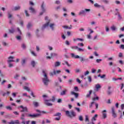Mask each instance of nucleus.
<instances>
[{
  "label": "nucleus",
  "instance_id": "obj_1",
  "mask_svg": "<svg viewBox=\"0 0 124 124\" xmlns=\"http://www.w3.org/2000/svg\"><path fill=\"white\" fill-rule=\"evenodd\" d=\"M71 58L73 59H80V61L81 62H90V60L88 58L84 59L83 57H80L78 55H76L74 53H71Z\"/></svg>",
  "mask_w": 124,
  "mask_h": 124
},
{
  "label": "nucleus",
  "instance_id": "obj_2",
  "mask_svg": "<svg viewBox=\"0 0 124 124\" xmlns=\"http://www.w3.org/2000/svg\"><path fill=\"white\" fill-rule=\"evenodd\" d=\"M43 74H44V78H43V82L46 86H48V83L50 82V80L48 79L47 74L45 72V71L43 70Z\"/></svg>",
  "mask_w": 124,
  "mask_h": 124
},
{
  "label": "nucleus",
  "instance_id": "obj_3",
  "mask_svg": "<svg viewBox=\"0 0 124 124\" xmlns=\"http://www.w3.org/2000/svg\"><path fill=\"white\" fill-rule=\"evenodd\" d=\"M66 115L69 118H74L76 117V113L74 110H71L70 112L68 110L65 111Z\"/></svg>",
  "mask_w": 124,
  "mask_h": 124
},
{
  "label": "nucleus",
  "instance_id": "obj_4",
  "mask_svg": "<svg viewBox=\"0 0 124 124\" xmlns=\"http://www.w3.org/2000/svg\"><path fill=\"white\" fill-rule=\"evenodd\" d=\"M19 107L22 109L20 110V112L21 113H23V112H26L27 113H28V112H29V110H28V108L26 107H24V106H20Z\"/></svg>",
  "mask_w": 124,
  "mask_h": 124
},
{
  "label": "nucleus",
  "instance_id": "obj_5",
  "mask_svg": "<svg viewBox=\"0 0 124 124\" xmlns=\"http://www.w3.org/2000/svg\"><path fill=\"white\" fill-rule=\"evenodd\" d=\"M39 116H41V114L36 113L34 114H29L28 117H31V118H37V117H39Z\"/></svg>",
  "mask_w": 124,
  "mask_h": 124
},
{
  "label": "nucleus",
  "instance_id": "obj_6",
  "mask_svg": "<svg viewBox=\"0 0 124 124\" xmlns=\"http://www.w3.org/2000/svg\"><path fill=\"white\" fill-rule=\"evenodd\" d=\"M44 2H43L41 8L42 9V12H41L40 13V15H43V13H44V12H45L46 11V9H45V8L44 7Z\"/></svg>",
  "mask_w": 124,
  "mask_h": 124
},
{
  "label": "nucleus",
  "instance_id": "obj_7",
  "mask_svg": "<svg viewBox=\"0 0 124 124\" xmlns=\"http://www.w3.org/2000/svg\"><path fill=\"white\" fill-rule=\"evenodd\" d=\"M111 112H112V117H113V118H116L117 114L115 112V108H114V107H112L111 108Z\"/></svg>",
  "mask_w": 124,
  "mask_h": 124
},
{
  "label": "nucleus",
  "instance_id": "obj_8",
  "mask_svg": "<svg viewBox=\"0 0 124 124\" xmlns=\"http://www.w3.org/2000/svg\"><path fill=\"white\" fill-rule=\"evenodd\" d=\"M45 101V104L46 105V106H52L53 105V104L49 103V101H50V100H44Z\"/></svg>",
  "mask_w": 124,
  "mask_h": 124
},
{
  "label": "nucleus",
  "instance_id": "obj_9",
  "mask_svg": "<svg viewBox=\"0 0 124 124\" xmlns=\"http://www.w3.org/2000/svg\"><path fill=\"white\" fill-rule=\"evenodd\" d=\"M8 60H7V62L8 63L12 62H15V61L13 60V59H14V57L13 56H10L8 58Z\"/></svg>",
  "mask_w": 124,
  "mask_h": 124
},
{
  "label": "nucleus",
  "instance_id": "obj_10",
  "mask_svg": "<svg viewBox=\"0 0 124 124\" xmlns=\"http://www.w3.org/2000/svg\"><path fill=\"white\" fill-rule=\"evenodd\" d=\"M71 94L72 95H75V98H78V97H79V93H75L74 92H71Z\"/></svg>",
  "mask_w": 124,
  "mask_h": 124
},
{
  "label": "nucleus",
  "instance_id": "obj_11",
  "mask_svg": "<svg viewBox=\"0 0 124 124\" xmlns=\"http://www.w3.org/2000/svg\"><path fill=\"white\" fill-rule=\"evenodd\" d=\"M111 86H108V91L107 92L108 95H111L112 94V91H111Z\"/></svg>",
  "mask_w": 124,
  "mask_h": 124
},
{
  "label": "nucleus",
  "instance_id": "obj_12",
  "mask_svg": "<svg viewBox=\"0 0 124 124\" xmlns=\"http://www.w3.org/2000/svg\"><path fill=\"white\" fill-rule=\"evenodd\" d=\"M106 112H107V111L105 109L102 111L103 119H106V118H107V113H106Z\"/></svg>",
  "mask_w": 124,
  "mask_h": 124
},
{
  "label": "nucleus",
  "instance_id": "obj_13",
  "mask_svg": "<svg viewBox=\"0 0 124 124\" xmlns=\"http://www.w3.org/2000/svg\"><path fill=\"white\" fill-rule=\"evenodd\" d=\"M20 9H21V7L20 6H17L15 7L13 9V10L14 11H17L18 10H20Z\"/></svg>",
  "mask_w": 124,
  "mask_h": 124
},
{
  "label": "nucleus",
  "instance_id": "obj_14",
  "mask_svg": "<svg viewBox=\"0 0 124 124\" xmlns=\"http://www.w3.org/2000/svg\"><path fill=\"white\" fill-rule=\"evenodd\" d=\"M95 89L97 91H98L99 90V89H101V86H100V84H97L95 85Z\"/></svg>",
  "mask_w": 124,
  "mask_h": 124
},
{
  "label": "nucleus",
  "instance_id": "obj_15",
  "mask_svg": "<svg viewBox=\"0 0 124 124\" xmlns=\"http://www.w3.org/2000/svg\"><path fill=\"white\" fill-rule=\"evenodd\" d=\"M33 105L35 107H38V106H39V103L36 101H33Z\"/></svg>",
  "mask_w": 124,
  "mask_h": 124
},
{
  "label": "nucleus",
  "instance_id": "obj_16",
  "mask_svg": "<svg viewBox=\"0 0 124 124\" xmlns=\"http://www.w3.org/2000/svg\"><path fill=\"white\" fill-rule=\"evenodd\" d=\"M67 90H63L60 93L61 95H65L66 94Z\"/></svg>",
  "mask_w": 124,
  "mask_h": 124
},
{
  "label": "nucleus",
  "instance_id": "obj_17",
  "mask_svg": "<svg viewBox=\"0 0 124 124\" xmlns=\"http://www.w3.org/2000/svg\"><path fill=\"white\" fill-rule=\"evenodd\" d=\"M50 24V21L47 22L42 27V29L43 30V29H45L46 27H48Z\"/></svg>",
  "mask_w": 124,
  "mask_h": 124
},
{
  "label": "nucleus",
  "instance_id": "obj_18",
  "mask_svg": "<svg viewBox=\"0 0 124 124\" xmlns=\"http://www.w3.org/2000/svg\"><path fill=\"white\" fill-rule=\"evenodd\" d=\"M62 73V71L61 70H57V71H53V73L54 75H56V74H60V73Z\"/></svg>",
  "mask_w": 124,
  "mask_h": 124
},
{
  "label": "nucleus",
  "instance_id": "obj_19",
  "mask_svg": "<svg viewBox=\"0 0 124 124\" xmlns=\"http://www.w3.org/2000/svg\"><path fill=\"white\" fill-rule=\"evenodd\" d=\"M62 28H63L64 29H68L69 30H71V29H72V25H70V27H68L67 26H62Z\"/></svg>",
  "mask_w": 124,
  "mask_h": 124
},
{
  "label": "nucleus",
  "instance_id": "obj_20",
  "mask_svg": "<svg viewBox=\"0 0 124 124\" xmlns=\"http://www.w3.org/2000/svg\"><path fill=\"white\" fill-rule=\"evenodd\" d=\"M54 117H62V113L61 112H57L54 115Z\"/></svg>",
  "mask_w": 124,
  "mask_h": 124
},
{
  "label": "nucleus",
  "instance_id": "obj_21",
  "mask_svg": "<svg viewBox=\"0 0 124 124\" xmlns=\"http://www.w3.org/2000/svg\"><path fill=\"white\" fill-rule=\"evenodd\" d=\"M86 13V12L85 10H81L79 13V15H85Z\"/></svg>",
  "mask_w": 124,
  "mask_h": 124
},
{
  "label": "nucleus",
  "instance_id": "obj_22",
  "mask_svg": "<svg viewBox=\"0 0 124 124\" xmlns=\"http://www.w3.org/2000/svg\"><path fill=\"white\" fill-rule=\"evenodd\" d=\"M92 93H93V91L90 90L89 91V93L86 95V97H87V98L91 97V94H92Z\"/></svg>",
  "mask_w": 124,
  "mask_h": 124
},
{
  "label": "nucleus",
  "instance_id": "obj_23",
  "mask_svg": "<svg viewBox=\"0 0 124 124\" xmlns=\"http://www.w3.org/2000/svg\"><path fill=\"white\" fill-rule=\"evenodd\" d=\"M29 10H31V11L32 13H35V10H34V9L33 8H32V7H30L29 8Z\"/></svg>",
  "mask_w": 124,
  "mask_h": 124
},
{
  "label": "nucleus",
  "instance_id": "obj_24",
  "mask_svg": "<svg viewBox=\"0 0 124 124\" xmlns=\"http://www.w3.org/2000/svg\"><path fill=\"white\" fill-rule=\"evenodd\" d=\"M60 65H61V62H55V66L56 67H58V66H60Z\"/></svg>",
  "mask_w": 124,
  "mask_h": 124
},
{
  "label": "nucleus",
  "instance_id": "obj_25",
  "mask_svg": "<svg viewBox=\"0 0 124 124\" xmlns=\"http://www.w3.org/2000/svg\"><path fill=\"white\" fill-rule=\"evenodd\" d=\"M71 48L72 50H77L78 49V46H71Z\"/></svg>",
  "mask_w": 124,
  "mask_h": 124
},
{
  "label": "nucleus",
  "instance_id": "obj_26",
  "mask_svg": "<svg viewBox=\"0 0 124 124\" xmlns=\"http://www.w3.org/2000/svg\"><path fill=\"white\" fill-rule=\"evenodd\" d=\"M25 116H26V114L22 113L21 114V117L20 118V120H25L24 117H25Z\"/></svg>",
  "mask_w": 124,
  "mask_h": 124
},
{
  "label": "nucleus",
  "instance_id": "obj_27",
  "mask_svg": "<svg viewBox=\"0 0 124 124\" xmlns=\"http://www.w3.org/2000/svg\"><path fill=\"white\" fill-rule=\"evenodd\" d=\"M31 27H32V24H31V22L28 23L27 25V29H30Z\"/></svg>",
  "mask_w": 124,
  "mask_h": 124
},
{
  "label": "nucleus",
  "instance_id": "obj_28",
  "mask_svg": "<svg viewBox=\"0 0 124 124\" xmlns=\"http://www.w3.org/2000/svg\"><path fill=\"white\" fill-rule=\"evenodd\" d=\"M9 31L10 33H14L15 30H14V29H12L11 30L9 29Z\"/></svg>",
  "mask_w": 124,
  "mask_h": 124
},
{
  "label": "nucleus",
  "instance_id": "obj_29",
  "mask_svg": "<svg viewBox=\"0 0 124 124\" xmlns=\"http://www.w3.org/2000/svg\"><path fill=\"white\" fill-rule=\"evenodd\" d=\"M50 56L51 57L53 58V57H56V56H58V54L55 53H52L50 54Z\"/></svg>",
  "mask_w": 124,
  "mask_h": 124
},
{
  "label": "nucleus",
  "instance_id": "obj_30",
  "mask_svg": "<svg viewBox=\"0 0 124 124\" xmlns=\"http://www.w3.org/2000/svg\"><path fill=\"white\" fill-rule=\"evenodd\" d=\"M99 99V97H98V96H96L95 97H93L92 99V100H93V101H95V100H98Z\"/></svg>",
  "mask_w": 124,
  "mask_h": 124
},
{
  "label": "nucleus",
  "instance_id": "obj_31",
  "mask_svg": "<svg viewBox=\"0 0 124 124\" xmlns=\"http://www.w3.org/2000/svg\"><path fill=\"white\" fill-rule=\"evenodd\" d=\"M31 65L33 67H34V66H35V62H34V61H31Z\"/></svg>",
  "mask_w": 124,
  "mask_h": 124
},
{
  "label": "nucleus",
  "instance_id": "obj_32",
  "mask_svg": "<svg viewBox=\"0 0 124 124\" xmlns=\"http://www.w3.org/2000/svg\"><path fill=\"white\" fill-rule=\"evenodd\" d=\"M23 89H24V90H26V91H27V92H30V88H29L27 86H24L23 87Z\"/></svg>",
  "mask_w": 124,
  "mask_h": 124
},
{
  "label": "nucleus",
  "instance_id": "obj_33",
  "mask_svg": "<svg viewBox=\"0 0 124 124\" xmlns=\"http://www.w3.org/2000/svg\"><path fill=\"white\" fill-rule=\"evenodd\" d=\"M97 114H95L92 118V121H96V119H95V118H97Z\"/></svg>",
  "mask_w": 124,
  "mask_h": 124
},
{
  "label": "nucleus",
  "instance_id": "obj_34",
  "mask_svg": "<svg viewBox=\"0 0 124 124\" xmlns=\"http://www.w3.org/2000/svg\"><path fill=\"white\" fill-rule=\"evenodd\" d=\"M55 26L54 24H50L49 26L50 28L52 30V31H54V26Z\"/></svg>",
  "mask_w": 124,
  "mask_h": 124
},
{
  "label": "nucleus",
  "instance_id": "obj_35",
  "mask_svg": "<svg viewBox=\"0 0 124 124\" xmlns=\"http://www.w3.org/2000/svg\"><path fill=\"white\" fill-rule=\"evenodd\" d=\"M79 120L80 121V122H83V121H84V119L83 118V116H82V115L79 116Z\"/></svg>",
  "mask_w": 124,
  "mask_h": 124
},
{
  "label": "nucleus",
  "instance_id": "obj_36",
  "mask_svg": "<svg viewBox=\"0 0 124 124\" xmlns=\"http://www.w3.org/2000/svg\"><path fill=\"white\" fill-rule=\"evenodd\" d=\"M85 122H90V120H89V116L88 115L85 116Z\"/></svg>",
  "mask_w": 124,
  "mask_h": 124
},
{
  "label": "nucleus",
  "instance_id": "obj_37",
  "mask_svg": "<svg viewBox=\"0 0 124 124\" xmlns=\"http://www.w3.org/2000/svg\"><path fill=\"white\" fill-rule=\"evenodd\" d=\"M110 29H111V30H112V31H116V27L114 25L111 26Z\"/></svg>",
  "mask_w": 124,
  "mask_h": 124
},
{
  "label": "nucleus",
  "instance_id": "obj_38",
  "mask_svg": "<svg viewBox=\"0 0 124 124\" xmlns=\"http://www.w3.org/2000/svg\"><path fill=\"white\" fill-rule=\"evenodd\" d=\"M25 63H26V59H23L22 60L21 64L22 65H24V64H25Z\"/></svg>",
  "mask_w": 124,
  "mask_h": 124
},
{
  "label": "nucleus",
  "instance_id": "obj_39",
  "mask_svg": "<svg viewBox=\"0 0 124 124\" xmlns=\"http://www.w3.org/2000/svg\"><path fill=\"white\" fill-rule=\"evenodd\" d=\"M75 110L78 112V113H80L81 112V110H80V108H75Z\"/></svg>",
  "mask_w": 124,
  "mask_h": 124
},
{
  "label": "nucleus",
  "instance_id": "obj_40",
  "mask_svg": "<svg viewBox=\"0 0 124 124\" xmlns=\"http://www.w3.org/2000/svg\"><path fill=\"white\" fill-rule=\"evenodd\" d=\"M94 6L95 7H100V6H100L99 4H98V3H95L94 4Z\"/></svg>",
  "mask_w": 124,
  "mask_h": 124
},
{
  "label": "nucleus",
  "instance_id": "obj_41",
  "mask_svg": "<svg viewBox=\"0 0 124 124\" xmlns=\"http://www.w3.org/2000/svg\"><path fill=\"white\" fill-rule=\"evenodd\" d=\"M50 101H52V102H55V100H56V99L55 98V96H52V99H49Z\"/></svg>",
  "mask_w": 124,
  "mask_h": 124
},
{
  "label": "nucleus",
  "instance_id": "obj_42",
  "mask_svg": "<svg viewBox=\"0 0 124 124\" xmlns=\"http://www.w3.org/2000/svg\"><path fill=\"white\" fill-rule=\"evenodd\" d=\"M88 74H90V72H89V71H86L85 72H84V76H87V75H88Z\"/></svg>",
  "mask_w": 124,
  "mask_h": 124
},
{
  "label": "nucleus",
  "instance_id": "obj_43",
  "mask_svg": "<svg viewBox=\"0 0 124 124\" xmlns=\"http://www.w3.org/2000/svg\"><path fill=\"white\" fill-rule=\"evenodd\" d=\"M6 109H7V110H12V108L10 107V106H8L6 107Z\"/></svg>",
  "mask_w": 124,
  "mask_h": 124
},
{
  "label": "nucleus",
  "instance_id": "obj_44",
  "mask_svg": "<svg viewBox=\"0 0 124 124\" xmlns=\"http://www.w3.org/2000/svg\"><path fill=\"white\" fill-rule=\"evenodd\" d=\"M94 104V102H92L91 103V105L89 106V108H93V105Z\"/></svg>",
  "mask_w": 124,
  "mask_h": 124
},
{
  "label": "nucleus",
  "instance_id": "obj_45",
  "mask_svg": "<svg viewBox=\"0 0 124 124\" xmlns=\"http://www.w3.org/2000/svg\"><path fill=\"white\" fill-rule=\"evenodd\" d=\"M21 47H22V48H23V49H26V48H27L26 45H25L24 44H22Z\"/></svg>",
  "mask_w": 124,
  "mask_h": 124
},
{
  "label": "nucleus",
  "instance_id": "obj_46",
  "mask_svg": "<svg viewBox=\"0 0 124 124\" xmlns=\"http://www.w3.org/2000/svg\"><path fill=\"white\" fill-rule=\"evenodd\" d=\"M61 118H62V117H61V116L58 117H56L54 119V120H55V121H60V120H61Z\"/></svg>",
  "mask_w": 124,
  "mask_h": 124
},
{
  "label": "nucleus",
  "instance_id": "obj_47",
  "mask_svg": "<svg viewBox=\"0 0 124 124\" xmlns=\"http://www.w3.org/2000/svg\"><path fill=\"white\" fill-rule=\"evenodd\" d=\"M78 52H84V49L78 47Z\"/></svg>",
  "mask_w": 124,
  "mask_h": 124
},
{
  "label": "nucleus",
  "instance_id": "obj_48",
  "mask_svg": "<svg viewBox=\"0 0 124 124\" xmlns=\"http://www.w3.org/2000/svg\"><path fill=\"white\" fill-rule=\"evenodd\" d=\"M88 79L89 82H92V77L91 76L88 77Z\"/></svg>",
  "mask_w": 124,
  "mask_h": 124
},
{
  "label": "nucleus",
  "instance_id": "obj_49",
  "mask_svg": "<svg viewBox=\"0 0 124 124\" xmlns=\"http://www.w3.org/2000/svg\"><path fill=\"white\" fill-rule=\"evenodd\" d=\"M118 20H122V16L118 13Z\"/></svg>",
  "mask_w": 124,
  "mask_h": 124
},
{
  "label": "nucleus",
  "instance_id": "obj_50",
  "mask_svg": "<svg viewBox=\"0 0 124 124\" xmlns=\"http://www.w3.org/2000/svg\"><path fill=\"white\" fill-rule=\"evenodd\" d=\"M74 90L75 92H78L79 91V89L78 88V87H77V86L75 87Z\"/></svg>",
  "mask_w": 124,
  "mask_h": 124
},
{
  "label": "nucleus",
  "instance_id": "obj_51",
  "mask_svg": "<svg viewBox=\"0 0 124 124\" xmlns=\"http://www.w3.org/2000/svg\"><path fill=\"white\" fill-rule=\"evenodd\" d=\"M102 60L101 59H97L96 60V62H97V63H99V62H102Z\"/></svg>",
  "mask_w": 124,
  "mask_h": 124
},
{
  "label": "nucleus",
  "instance_id": "obj_52",
  "mask_svg": "<svg viewBox=\"0 0 124 124\" xmlns=\"http://www.w3.org/2000/svg\"><path fill=\"white\" fill-rule=\"evenodd\" d=\"M15 124H20V122H19V120H17L14 121Z\"/></svg>",
  "mask_w": 124,
  "mask_h": 124
},
{
  "label": "nucleus",
  "instance_id": "obj_53",
  "mask_svg": "<svg viewBox=\"0 0 124 124\" xmlns=\"http://www.w3.org/2000/svg\"><path fill=\"white\" fill-rule=\"evenodd\" d=\"M9 64V67H13V64L12 63H11L10 62L8 63Z\"/></svg>",
  "mask_w": 124,
  "mask_h": 124
},
{
  "label": "nucleus",
  "instance_id": "obj_54",
  "mask_svg": "<svg viewBox=\"0 0 124 124\" xmlns=\"http://www.w3.org/2000/svg\"><path fill=\"white\" fill-rule=\"evenodd\" d=\"M25 14L27 17H29V16H30V15H29V13H28V11L27 10H25Z\"/></svg>",
  "mask_w": 124,
  "mask_h": 124
},
{
  "label": "nucleus",
  "instance_id": "obj_55",
  "mask_svg": "<svg viewBox=\"0 0 124 124\" xmlns=\"http://www.w3.org/2000/svg\"><path fill=\"white\" fill-rule=\"evenodd\" d=\"M17 30L19 33V34H22V32H21V30H20V28H17Z\"/></svg>",
  "mask_w": 124,
  "mask_h": 124
},
{
  "label": "nucleus",
  "instance_id": "obj_56",
  "mask_svg": "<svg viewBox=\"0 0 124 124\" xmlns=\"http://www.w3.org/2000/svg\"><path fill=\"white\" fill-rule=\"evenodd\" d=\"M106 31L107 32L109 31V27L108 26H106Z\"/></svg>",
  "mask_w": 124,
  "mask_h": 124
},
{
  "label": "nucleus",
  "instance_id": "obj_57",
  "mask_svg": "<svg viewBox=\"0 0 124 124\" xmlns=\"http://www.w3.org/2000/svg\"><path fill=\"white\" fill-rule=\"evenodd\" d=\"M77 40H79V41H81V42L84 41V39L79 38H77Z\"/></svg>",
  "mask_w": 124,
  "mask_h": 124
},
{
  "label": "nucleus",
  "instance_id": "obj_58",
  "mask_svg": "<svg viewBox=\"0 0 124 124\" xmlns=\"http://www.w3.org/2000/svg\"><path fill=\"white\" fill-rule=\"evenodd\" d=\"M64 63H65V64H66L67 65V66H70V65H69V64L68 63V62H67V61H64Z\"/></svg>",
  "mask_w": 124,
  "mask_h": 124
},
{
  "label": "nucleus",
  "instance_id": "obj_59",
  "mask_svg": "<svg viewBox=\"0 0 124 124\" xmlns=\"http://www.w3.org/2000/svg\"><path fill=\"white\" fill-rule=\"evenodd\" d=\"M16 39L17 40H21V36H17L16 37Z\"/></svg>",
  "mask_w": 124,
  "mask_h": 124
},
{
  "label": "nucleus",
  "instance_id": "obj_60",
  "mask_svg": "<svg viewBox=\"0 0 124 124\" xmlns=\"http://www.w3.org/2000/svg\"><path fill=\"white\" fill-rule=\"evenodd\" d=\"M120 48L122 49L123 50H124V45H121L120 46Z\"/></svg>",
  "mask_w": 124,
  "mask_h": 124
},
{
  "label": "nucleus",
  "instance_id": "obj_61",
  "mask_svg": "<svg viewBox=\"0 0 124 124\" xmlns=\"http://www.w3.org/2000/svg\"><path fill=\"white\" fill-rule=\"evenodd\" d=\"M65 44L66 45H70V43H69V42H68V41H65Z\"/></svg>",
  "mask_w": 124,
  "mask_h": 124
},
{
  "label": "nucleus",
  "instance_id": "obj_62",
  "mask_svg": "<svg viewBox=\"0 0 124 124\" xmlns=\"http://www.w3.org/2000/svg\"><path fill=\"white\" fill-rule=\"evenodd\" d=\"M121 110H124V104H122L121 105Z\"/></svg>",
  "mask_w": 124,
  "mask_h": 124
},
{
  "label": "nucleus",
  "instance_id": "obj_63",
  "mask_svg": "<svg viewBox=\"0 0 124 124\" xmlns=\"http://www.w3.org/2000/svg\"><path fill=\"white\" fill-rule=\"evenodd\" d=\"M8 124H15V121H12L10 122H8Z\"/></svg>",
  "mask_w": 124,
  "mask_h": 124
},
{
  "label": "nucleus",
  "instance_id": "obj_64",
  "mask_svg": "<svg viewBox=\"0 0 124 124\" xmlns=\"http://www.w3.org/2000/svg\"><path fill=\"white\" fill-rule=\"evenodd\" d=\"M57 102L58 103H61V102H62V99H58L57 100Z\"/></svg>",
  "mask_w": 124,
  "mask_h": 124
}]
</instances>
